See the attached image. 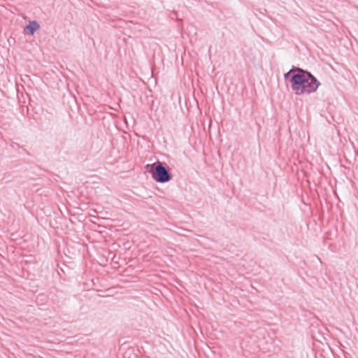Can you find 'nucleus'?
<instances>
[{"instance_id":"obj_2","label":"nucleus","mask_w":358,"mask_h":358,"mask_svg":"<svg viewBox=\"0 0 358 358\" xmlns=\"http://www.w3.org/2000/svg\"><path fill=\"white\" fill-rule=\"evenodd\" d=\"M147 169L151 173L153 179L158 182H167L171 179V173L160 162L148 164Z\"/></svg>"},{"instance_id":"obj_4","label":"nucleus","mask_w":358,"mask_h":358,"mask_svg":"<svg viewBox=\"0 0 358 358\" xmlns=\"http://www.w3.org/2000/svg\"><path fill=\"white\" fill-rule=\"evenodd\" d=\"M296 69H301L299 67H293L291 70H289L287 73H285L284 78L286 80H289L290 82L291 77L296 73Z\"/></svg>"},{"instance_id":"obj_1","label":"nucleus","mask_w":358,"mask_h":358,"mask_svg":"<svg viewBox=\"0 0 358 358\" xmlns=\"http://www.w3.org/2000/svg\"><path fill=\"white\" fill-rule=\"evenodd\" d=\"M320 85V82L310 72L296 69V73L290 78V87L296 95L315 92Z\"/></svg>"},{"instance_id":"obj_3","label":"nucleus","mask_w":358,"mask_h":358,"mask_svg":"<svg viewBox=\"0 0 358 358\" xmlns=\"http://www.w3.org/2000/svg\"><path fill=\"white\" fill-rule=\"evenodd\" d=\"M40 28L39 24L35 21H31L24 28V31L28 34L33 35L34 32Z\"/></svg>"}]
</instances>
